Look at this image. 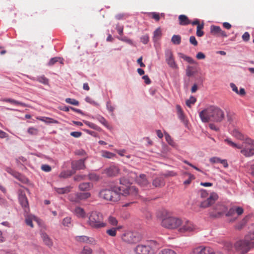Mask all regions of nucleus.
<instances>
[{"label": "nucleus", "instance_id": "10", "mask_svg": "<svg viewBox=\"0 0 254 254\" xmlns=\"http://www.w3.org/2000/svg\"><path fill=\"white\" fill-rule=\"evenodd\" d=\"M227 208L225 205L217 204L213 210L209 212V215L212 218H219L226 212Z\"/></svg>", "mask_w": 254, "mask_h": 254}, {"label": "nucleus", "instance_id": "63", "mask_svg": "<svg viewBox=\"0 0 254 254\" xmlns=\"http://www.w3.org/2000/svg\"><path fill=\"white\" fill-rule=\"evenodd\" d=\"M250 34L248 32H246L242 36V39L244 41H248L250 39Z\"/></svg>", "mask_w": 254, "mask_h": 254}, {"label": "nucleus", "instance_id": "39", "mask_svg": "<svg viewBox=\"0 0 254 254\" xmlns=\"http://www.w3.org/2000/svg\"><path fill=\"white\" fill-rule=\"evenodd\" d=\"M75 240L80 243H88L89 237L86 236H78L75 237Z\"/></svg>", "mask_w": 254, "mask_h": 254}, {"label": "nucleus", "instance_id": "27", "mask_svg": "<svg viewBox=\"0 0 254 254\" xmlns=\"http://www.w3.org/2000/svg\"><path fill=\"white\" fill-rule=\"evenodd\" d=\"M230 85L232 90L237 94H239L241 96H244L246 94V92L244 88H241L240 90L239 91L237 87L234 83H231Z\"/></svg>", "mask_w": 254, "mask_h": 254}, {"label": "nucleus", "instance_id": "36", "mask_svg": "<svg viewBox=\"0 0 254 254\" xmlns=\"http://www.w3.org/2000/svg\"><path fill=\"white\" fill-rule=\"evenodd\" d=\"M35 80L44 85H49V80L44 75L39 76L36 77Z\"/></svg>", "mask_w": 254, "mask_h": 254}, {"label": "nucleus", "instance_id": "31", "mask_svg": "<svg viewBox=\"0 0 254 254\" xmlns=\"http://www.w3.org/2000/svg\"><path fill=\"white\" fill-rule=\"evenodd\" d=\"M93 187V185L90 183H83L79 185V189L82 191L90 190Z\"/></svg>", "mask_w": 254, "mask_h": 254}, {"label": "nucleus", "instance_id": "11", "mask_svg": "<svg viewBox=\"0 0 254 254\" xmlns=\"http://www.w3.org/2000/svg\"><path fill=\"white\" fill-rule=\"evenodd\" d=\"M195 229V226L189 220H182V224L178 228V231L180 233H184L186 232H191Z\"/></svg>", "mask_w": 254, "mask_h": 254}, {"label": "nucleus", "instance_id": "8", "mask_svg": "<svg viewBox=\"0 0 254 254\" xmlns=\"http://www.w3.org/2000/svg\"><path fill=\"white\" fill-rule=\"evenodd\" d=\"M157 243L151 240L147 245H138L135 248L134 251L137 254H149L151 250L157 247Z\"/></svg>", "mask_w": 254, "mask_h": 254}, {"label": "nucleus", "instance_id": "41", "mask_svg": "<svg viewBox=\"0 0 254 254\" xmlns=\"http://www.w3.org/2000/svg\"><path fill=\"white\" fill-rule=\"evenodd\" d=\"M108 223L109 224L111 225L113 227L116 226L117 227L118 226V221L116 219V218L110 216L108 218Z\"/></svg>", "mask_w": 254, "mask_h": 254}, {"label": "nucleus", "instance_id": "51", "mask_svg": "<svg viewBox=\"0 0 254 254\" xmlns=\"http://www.w3.org/2000/svg\"><path fill=\"white\" fill-rule=\"evenodd\" d=\"M186 175H187L189 177V178L184 182V184L185 185H188L190 183L192 180L195 179V177L194 175L190 173H186Z\"/></svg>", "mask_w": 254, "mask_h": 254}, {"label": "nucleus", "instance_id": "16", "mask_svg": "<svg viewBox=\"0 0 254 254\" xmlns=\"http://www.w3.org/2000/svg\"><path fill=\"white\" fill-rule=\"evenodd\" d=\"M195 252L197 254H222L219 252L214 251L209 247L200 246L195 249Z\"/></svg>", "mask_w": 254, "mask_h": 254}, {"label": "nucleus", "instance_id": "7", "mask_svg": "<svg viewBox=\"0 0 254 254\" xmlns=\"http://www.w3.org/2000/svg\"><path fill=\"white\" fill-rule=\"evenodd\" d=\"M244 209L240 206H233L230 208L226 213L227 217V221L228 223H233L236 221L238 217L244 213Z\"/></svg>", "mask_w": 254, "mask_h": 254}, {"label": "nucleus", "instance_id": "64", "mask_svg": "<svg viewBox=\"0 0 254 254\" xmlns=\"http://www.w3.org/2000/svg\"><path fill=\"white\" fill-rule=\"evenodd\" d=\"M107 108L110 112L113 113L114 110V107L112 105L110 102H108L106 104Z\"/></svg>", "mask_w": 254, "mask_h": 254}, {"label": "nucleus", "instance_id": "62", "mask_svg": "<svg viewBox=\"0 0 254 254\" xmlns=\"http://www.w3.org/2000/svg\"><path fill=\"white\" fill-rule=\"evenodd\" d=\"M190 43L193 45L194 46H197V41H196L195 38L193 36H191L190 38Z\"/></svg>", "mask_w": 254, "mask_h": 254}, {"label": "nucleus", "instance_id": "28", "mask_svg": "<svg viewBox=\"0 0 254 254\" xmlns=\"http://www.w3.org/2000/svg\"><path fill=\"white\" fill-rule=\"evenodd\" d=\"M179 24L181 25H187L191 23L188 17L185 15H180L179 16Z\"/></svg>", "mask_w": 254, "mask_h": 254}, {"label": "nucleus", "instance_id": "33", "mask_svg": "<svg viewBox=\"0 0 254 254\" xmlns=\"http://www.w3.org/2000/svg\"><path fill=\"white\" fill-rule=\"evenodd\" d=\"M122 228L121 226H117L116 227H113L110 229H108L106 231V233L108 235L112 237H115L117 234V230H120Z\"/></svg>", "mask_w": 254, "mask_h": 254}, {"label": "nucleus", "instance_id": "56", "mask_svg": "<svg viewBox=\"0 0 254 254\" xmlns=\"http://www.w3.org/2000/svg\"><path fill=\"white\" fill-rule=\"evenodd\" d=\"M149 14L151 16L152 18L154 19L156 21H158L160 18V15L159 13L153 12L149 13Z\"/></svg>", "mask_w": 254, "mask_h": 254}, {"label": "nucleus", "instance_id": "60", "mask_svg": "<svg viewBox=\"0 0 254 254\" xmlns=\"http://www.w3.org/2000/svg\"><path fill=\"white\" fill-rule=\"evenodd\" d=\"M140 40L142 43L146 44L149 41V37L147 35H144L141 37Z\"/></svg>", "mask_w": 254, "mask_h": 254}, {"label": "nucleus", "instance_id": "52", "mask_svg": "<svg viewBox=\"0 0 254 254\" xmlns=\"http://www.w3.org/2000/svg\"><path fill=\"white\" fill-rule=\"evenodd\" d=\"M27 132L29 134L31 135H37L38 133V129L35 127H31L28 129Z\"/></svg>", "mask_w": 254, "mask_h": 254}, {"label": "nucleus", "instance_id": "57", "mask_svg": "<svg viewBox=\"0 0 254 254\" xmlns=\"http://www.w3.org/2000/svg\"><path fill=\"white\" fill-rule=\"evenodd\" d=\"M159 254H176V253L170 249H164L162 250Z\"/></svg>", "mask_w": 254, "mask_h": 254}, {"label": "nucleus", "instance_id": "59", "mask_svg": "<svg viewBox=\"0 0 254 254\" xmlns=\"http://www.w3.org/2000/svg\"><path fill=\"white\" fill-rule=\"evenodd\" d=\"M41 169L42 171L46 172H49L51 171L52 168L49 165H42L41 166Z\"/></svg>", "mask_w": 254, "mask_h": 254}, {"label": "nucleus", "instance_id": "2", "mask_svg": "<svg viewBox=\"0 0 254 254\" xmlns=\"http://www.w3.org/2000/svg\"><path fill=\"white\" fill-rule=\"evenodd\" d=\"M233 135L240 140L243 141L242 144H238L230 139H226L224 141L233 148L241 149L240 152L246 158L254 156V140L245 135L238 129H234Z\"/></svg>", "mask_w": 254, "mask_h": 254}, {"label": "nucleus", "instance_id": "58", "mask_svg": "<svg viewBox=\"0 0 254 254\" xmlns=\"http://www.w3.org/2000/svg\"><path fill=\"white\" fill-rule=\"evenodd\" d=\"M71 223V218L66 217L63 221V224L65 226L69 227Z\"/></svg>", "mask_w": 254, "mask_h": 254}, {"label": "nucleus", "instance_id": "9", "mask_svg": "<svg viewBox=\"0 0 254 254\" xmlns=\"http://www.w3.org/2000/svg\"><path fill=\"white\" fill-rule=\"evenodd\" d=\"M122 239L127 243L132 244L139 242L141 240V236L137 233L127 232L123 235Z\"/></svg>", "mask_w": 254, "mask_h": 254}, {"label": "nucleus", "instance_id": "5", "mask_svg": "<svg viewBox=\"0 0 254 254\" xmlns=\"http://www.w3.org/2000/svg\"><path fill=\"white\" fill-rule=\"evenodd\" d=\"M162 215L163 218L161 221V225L165 228L176 229L178 228L182 224V219L171 216L167 211L163 210Z\"/></svg>", "mask_w": 254, "mask_h": 254}, {"label": "nucleus", "instance_id": "13", "mask_svg": "<svg viewBox=\"0 0 254 254\" xmlns=\"http://www.w3.org/2000/svg\"><path fill=\"white\" fill-rule=\"evenodd\" d=\"M138 177V176H137L136 174L135 173L131 172L128 174V177L127 179L125 177H123L120 179V185H121V186H123L125 188H126L127 186L133 187V186H131L130 185V183L134 180L136 181V178H137ZM134 187H135L138 190V189L135 186H134ZM137 196L138 195H137Z\"/></svg>", "mask_w": 254, "mask_h": 254}, {"label": "nucleus", "instance_id": "18", "mask_svg": "<svg viewBox=\"0 0 254 254\" xmlns=\"http://www.w3.org/2000/svg\"><path fill=\"white\" fill-rule=\"evenodd\" d=\"M166 61L168 64L173 69H177L178 65L173 57V53L171 51H168L165 54Z\"/></svg>", "mask_w": 254, "mask_h": 254}, {"label": "nucleus", "instance_id": "15", "mask_svg": "<svg viewBox=\"0 0 254 254\" xmlns=\"http://www.w3.org/2000/svg\"><path fill=\"white\" fill-rule=\"evenodd\" d=\"M218 198V195L216 193L213 192L207 197V199L201 202L200 207L203 208L208 207L214 204Z\"/></svg>", "mask_w": 254, "mask_h": 254}, {"label": "nucleus", "instance_id": "12", "mask_svg": "<svg viewBox=\"0 0 254 254\" xmlns=\"http://www.w3.org/2000/svg\"><path fill=\"white\" fill-rule=\"evenodd\" d=\"M18 193V199L19 203L24 209L25 213L27 214L29 212V208L28 200L26 196L25 193L23 190H19Z\"/></svg>", "mask_w": 254, "mask_h": 254}, {"label": "nucleus", "instance_id": "23", "mask_svg": "<svg viewBox=\"0 0 254 254\" xmlns=\"http://www.w3.org/2000/svg\"><path fill=\"white\" fill-rule=\"evenodd\" d=\"M41 236L45 245L49 248L53 246V241L47 233L42 232L41 233Z\"/></svg>", "mask_w": 254, "mask_h": 254}, {"label": "nucleus", "instance_id": "1", "mask_svg": "<svg viewBox=\"0 0 254 254\" xmlns=\"http://www.w3.org/2000/svg\"><path fill=\"white\" fill-rule=\"evenodd\" d=\"M137 197V190L134 187H117L110 185L108 188L103 189L99 192V197L107 201L117 202L120 199L121 195Z\"/></svg>", "mask_w": 254, "mask_h": 254}, {"label": "nucleus", "instance_id": "49", "mask_svg": "<svg viewBox=\"0 0 254 254\" xmlns=\"http://www.w3.org/2000/svg\"><path fill=\"white\" fill-rule=\"evenodd\" d=\"M84 123H85V125H86L87 126H88L89 127H90L91 128H93V129H96L97 130H99V129H100V127H98L95 124H93L92 123L89 122L87 121H84Z\"/></svg>", "mask_w": 254, "mask_h": 254}, {"label": "nucleus", "instance_id": "35", "mask_svg": "<svg viewBox=\"0 0 254 254\" xmlns=\"http://www.w3.org/2000/svg\"><path fill=\"white\" fill-rule=\"evenodd\" d=\"M74 173L75 171L73 172L72 171L70 170L63 171L61 172V173L59 174V177L61 178L65 179L70 177Z\"/></svg>", "mask_w": 254, "mask_h": 254}, {"label": "nucleus", "instance_id": "26", "mask_svg": "<svg viewBox=\"0 0 254 254\" xmlns=\"http://www.w3.org/2000/svg\"><path fill=\"white\" fill-rule=\"evenodd\" d=\"M80 192H76L70 193L68 196V199L71 202L79 203L81 201Z\"/></svg>", "mask_w": 254, "mask_h": 254}, {"label": "nucleus", "instance_id": "24", "mask_svg": "<svg viewBox=\"0 0 254 254\" xmlns=\"http://www.w3.org/2000/svg\"><path fill=\"white\" fill-rule=\"evenodd\" d=\"M250 217V215L246 216L241 221L235 225V229L237 230H242L246 226Z\"/></svg>", "mask_w": 254, "mask_h": 254}, {"label": "nucleus", "instance_id": "22", "mask_svg": "<svg viewBox=\"0 0 254 254\" xmlns=\"http://www.w3.org/2000/svg\"><path fill=\"white\" fill-rule=\"evenodd\" d=\"M136 183L141 187L145 188L149 184L146 176L144 174H140L136 178Z\"/></svg>", "mask_w": 254, "mask_h": 254}, {"label": "nucleus", "instance_id": "47", "mask_svg": "<svg viewBox=\"0 0 254 254\" xmlns=\"http://www.w3.org/2000/svg\"><path fill=\"white\" fill-rule=\"evenodd\" d=\"M165 137L166 141L171 146H175V143L171 138V137L168 134L165 133Z\"/></svg>", "mask_w": 254, "mask_h": 254}, {"label": "nucleus", "instance_id": "40", "mask_svg": "<svg viewBox=\"0 0 254 254\" xmlns=\"http://www.w3.org/2000/svg\"><path fill=\"white\" fill-rule=\"evenodd\" d=\"M172 42L175 45H179L181 42V37L179 35H174L171 39Z\"/></svg>", "mask_w": 254, "mask_h": 254}, {"label": "nucleus", "instance_id": "54", "mask_svg": "<svg viewBox=\"0 0 254 254\" xmlns=\"http://www.w3.org/2000/svg\"><path fill=\"white\" fill-rule=\"evenodd\" d=\"M196 98L193 96H191L190 99L186 101V105L190 107L191 105L194 104L196 102Z\"/></svg>", "mask_w": 254, "mask_h": 254}, {"label": "nucleus", "instance_id": "43", "mask_svg": "<svg viewBox=\"0 0 254 254\" xmlns=\"http://www.w3.org/2000/svg\"><path fill=\"white\" fill-rule=\"evenodd\" d=\"M92 250L88 246H85L79 253V254H92Z\"/></svg>", "mask_w": 254, "mask_h": 254}, {"label": "nucleus", "instance_id": "61", "mask_svg": "<svg viewBox=\"0 0 254 254\" xmlns=\"http://www.w3.org/2000/svg\"><path fill=\"white\" fill-rule=\"evenodd\" d=\"M59 60H60V58H58V57H55V58H52L50 60V61H49L48 64L49 65H53L56 63L58 62Z\"/></svg>", "mask_w": 254, "mask_h": 254}, {"label": "nucleus", "instance_id": "45", "mask_svg": "<svg viewBox=\"0 0 254 254\" xmlns=\"http://www.w3.org/2000/svg\"><path fill=\"white\" fill-rule=\"evenodd\" d=\"M39 120L44 122L45 123H51V124H57L58 123V122L57 120H55L53 119L50 118H44L43 117L41 119H38Z\"/></svg>", "mask_w": 254, "mask_h": 254}, {"label": "nucleus", "instance_id": "21", "mask_svg": "<svg viewBox=\"0 0 254 254\" xmlns=\"http://www.w3.org/2000/svg\"><path fill=\"white\" fill-rule=\"evenodd\" d=\"M73 213L78 218L84 219L87 215L85 210L80 206H76Z\"/></svg>", "mask_w": 254, "mask_h": 254}, {"label": "nucleus", "instance_id": "46", "mask_svg": "<svg viewBox=\"0 0 254 254\" xmlns=\"http://www.w3.org/2000/svg\"><path fill=\"white\" fill-rule=\"evenodd\" d=\"M89 179L93 181H98L100 180V177L99 175L95 173H90L88 175Z\"/></svg>", "mask_w": 254, "mask_h": 254}, {"label": "nucleus", "instance_id": "14", "mask_svg": "<svg viewBox=\"0 0 254 254\" xmlns=\"http://www.w3.org/2000/svg\"><path fill=\"white\" fill-rule=\"evenodd\" d=\"M120 173L119 168L115 165H112L104 169L102 174H105L108 177H112L117 176Z\"/></svg>", "mask_w": 254, "mask_h": 254}, {"label": "nucleus", "instance_id": "4", "mask_svg": "<svg viewBox=\"0 0 254 254\" xmlns=\"http://www.w3.org/2000/svg\"><path fill=\"white\" fill-rule=\"evenodd\" d=\"M86 224L91 228L100 229L107 226L103 214L97 211H92L87 215Z\"/></svg>", "mask_w": 254, "mask_h": 254}, {"label": "nucleus", "instance_id": "44", "mask_svg": "<svg viewBox=\"0 0 254 254\" xmlns=\"http://www.w3.org/2000/svg\"><path fill=\"white\" fill-rule=\"evenodd\" d=\"M203 28V24H198L197 26V30H196V35L198 37H201L204 35V32L202 31V29Z\"/></svg>", "mask_w": 254, "mask_h": 254}, {"label": "nucleus", "instance_id": "6", "mask_svg": "<svg viewBox=\"0 0 254 254\" xmlns=\"http://www.w3.org/2000/svg\"><path fill=\"white\" fill-rule=\"evenodd\" d=\"M234 248L236 252L240 254L247 253L251 249L254 248V241L249 242L245 239L239 240L234 244Z\"/></svg>", "mask_w": 254, "mask_h": 254}, {"label": "nucleus", "instance_id": "53", "mask_svg": "<svg viewBox=\"0 0 254 254\" xmlns=\"http://www.w3.org/2000/svg\"><path fill=\"white\" fill-rule=\"evenodd\" d=\"M245 240L249 242L254 241V232L250 233L248 235L245 236Z\"/></svg>", "mask_w": 254, "mask_h": 254}, {"label": "nucleus", "instance_id": "30", "mask_svg": "<svg viewBox=\"0 0 254 254\" xmlns=\"http://www.w3.org/2000/svg\"><path fill=\"white\" fill-rule=\"evenodd\" d=\"M164 184V180L162 177H157L154 179L152 182V185L155 187H162Z\"/></svg>", "mask_w": 254, "mask_h": 254}, {"label": "nucleus", "instance_id": "3", "mask_svg": "<svg viewBox=\"0 0 254 254\" xmlns=\"http://www.w3.org/2000/svg\"><path fill=\"white\" fill-rule=\"evenodd\" d=\"M199 117L203 123L209 122H221L224 119L223 111L218 107L209 106L199 113Z\"/></svg>", "mask_w": 254, "mask_h": 254}, {"label": "nucleus", "instance_id": "48", "mask_svg": "<svg viewBox=\"0 0 254 254\" xmlns=\"http://www.w3.org/2000/svg\"><path fill=\"white\" fill-rule=\"evenodd\" d=\"M96 119L99 121L102 125L106 127H108V123L106 120L102 116H98Z\"/></svg>", "mask_w": 254, "mask_h": 254}, {"label": "nucleus", "instance_id": "19", "mask_svg": "<svg viewBox=\"0 0 254 254\" xmlns=\"http://www.w3.org/2000/svg\"><path fill=\"white\" fill-rule=\"evenodd\" d=\"M84 159H80L79 160H74L71 162V168L74 170L83 169L85 168L84 164Z\"/></svg>", "mask_w": 254, "mask_h": 254}, {"label": "nucleus", "instance_id": "50", "mask_svg": "<svg viewBox=\"0 0 254 254\" xmlns=\"http://www.w3.org/2000/svg\"><path fill=\"white\" fill-rule=\"evenodd\" d=\"M65 102L68 104H70L75 106H78L79 105V104L78 101L74 99H71L69 98H66L65 99Z\"/></svg>", "mask_w": 254, "mask_h": 254}, {"label": "nucleus", "instance_id": "20", "mask_svg": "<svg viewBox=\"0 0 254 254\" xmlns=\"http://www.w3.org/2000/svg\"><path fill=\"white\" fill-rule=\"evenodd\" d=\"M176 110L179 119L185 125L187 126L188 124V120L185 115L180 105H177L176 106Z\"/></svg>", "mask_w": 254, "mask_h": 254}, {"label": "nucleus", "instance_id": "42", "mask_svg": "<svg viewBox=\"0 0 254 254\" xmlns=\"http://www.w3.org/2000/svg\"><path fill=\"white\" fill-rule=\"evenodd\" d=\"M102 156L104 158L111 159L115 156V154L108 151H102Z\"/></svg>", "mask_w": 254, "mask_h": 254}, {"label": "nucleus", "instance_id": "29", "mask_svg": "<svg viewBox=\"0 0 254 254\" xmlns=\"http://www.w3.org/2000/svg\"><path fill=\"white\" fill-rule=\"evenodd\" d=\"M2 101L5 102H8L11 104H13L17 105H20L22 107H27V105L24 103L19 102L18 101L12 99L10 98H5V99H2L0 100Z\"/></svg>", "mask_w": 254, "mask_h": 254}, {"label": "nucleus", "instance_id": "34", "mask_svg": "<svg viewBox=\"0 0 254 254\" xmlns=\"http://www.w3.org/2000/svg\"><path fill=\"white\" fill-rule=\"evenodd\" d=\"M178 55L180 58L184 59L190 64H194L196 63L195 61L190 57L187 56L181 53H179Z\"/></svg>", "mask_w": 254, "mask_h": 254}, {"label": "nucleus", "instance_id": "32", "mask_svg": "<svg viewBox=\"0 0 254 254\" xmlns=\"http://www.w3.org/2000/svg\"><path fill=\"white\" fill-rule=\"evenodd\" d=\"M71 187L70 186H67L64 188H55V190L57 193L59 194H64L67 193L70 191Z\"/></svg>", "mask_w": 254, "mask_h": 254}, {"label": "nucleus", "instance_id": "38", "mask_svg": "<svg viewBox=\"0 0 254 254\" xmlns=\"http://www.w3.org/2000/svg\"><path fill=\"white\" fill-rule=\"evenodd\" d=\"M161 30L160 27L156 29L153 33V40L157 41L161 36Z\"/></svg>", "mask_w": 254, "mask_h": 254}, {"label": "nucleus", "instance_id": "55", "mask_svg": "<svg viewBox=\"0 0 254 254\" xmlns=\"http://www.w3.org/2000/svg\"><path fill=\"white\" fill-rule=\"evenodd\" d=\"M80 197L81 200L87 199L91 196V194L89 192H80Z\"/></svg>", "mask_w": 254, "mask_h": 254}, {"label": "nucleus", "instance_id": "25", "mask_svg": "<svg viewBox=\"0 0 254 254\" xmlns=\"http://www.w3.org/2000/svg\"><path fill=\"white\" fill-rule=\"evenodd\" d=\"M5 170L9 174L13 176L14 178L19 181H22L23 177V176L17 172L13 170L12 168L7 167L5 168Z\"/></svg>", "mask_w": 254, "mask_h": 254}, {"label": "nucleus", "instance_id": "17", "mask_svg": "<svg viewBox=\"0 0 254 254\" xmlns=\"http://www.w3.org/2000/svg\"><path fill=\"white\" fill-rule=\"evenodd\" d=\"M210 33L212 35L217 37H227L226 32L222 30L221 27L218 26L211 25L210 26Z\"/></svg>", "mask_w": 254, "mask_h": 254}, {"label": "nucleus", "instance_id": "37", "mask_svg": "<svg viewBox=\"0 0 254 254\" xmlns=\"http://www.w3.org/2000/svg\"><path fill=\"white\" fill-rule=\"evenodd\" d=\"M195 73V68L193 66L189 65L186 68V75L189 76L193 75Z\"/></svg>", "mask_w": 254, "mask_h": 254}]
</instances>
